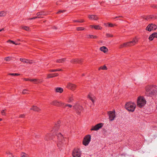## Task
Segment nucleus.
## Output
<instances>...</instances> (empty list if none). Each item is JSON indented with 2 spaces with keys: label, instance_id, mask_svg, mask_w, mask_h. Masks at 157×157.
Wrapping results in <instances>:
<instances>
[{
  "label": "nucleus",
  "instance_id": "aec40b11",
  "mask_svg": "<svg viewBox=\"0 0 157 157\" xmlns=\"http://www.w3.org/2000/svg\"><path fill=\"white\" fill-rule=\"evenodd\" d=\"M100 51L103 52L104 53H105L108 51L107 48L105 46L101 47L100 48Z\"/></svg>",
  "mask_w": 157,
  "mask_h": 157
},
{
  "label": "nucleus",
  "instance_id": "5701e85b",
  "mask_svg": "<svg viewBox=\"0 0 157 157\" xmlns=\"http://www.w3.org/2000/svg\"><path fill=\"white\" fill-rule=\"evenodd\" d=\"M65 58H63L57 59L56 60V62L57 63H61L64 62L65 61Z\"/></svg>",
  "mask_w": 157,
  "mask_h": 157
},
{
  "label": "nucleus",
  "instance_id": "69168bd1",
  "mask_svg": "<svg viewBox=\"0 0 157 157\" xmlns=\"http://www.w3.org/2000/svg\"><path fill=\"white\" fill-rule=\"evenodd\" d=\"M84 74H82V76H84Z\"/></svg>",
  "mask_w": 157,
  "mask_h": 157
},
{
  "label": "nucleus",
  "instance_id": "f8f14e48",
  "mask_svg": "<svg viewBox=\"0 0 157 157\" xmlns=\"http://www.w3.org/2000/svg\"><path fill=\"white\" fill-rule=\"evenodd\" d=\"M67 87L69 89L72 90H75L76 88V86L75 84L71 83H68L67 84Z\"/></svg>",
  "mask_w": 157,
  "mask_h": 157
},
{
  "label": "nucleus",
  "instance_id": "5fc2aeb1",
  "mask_svg": "<svg viewBox=\"0 0 157 157\" xmlns=\"http://www.w3.org/2000/svg\"><path fill=\"white\" fill-rule=\"evenodd\" d=\"M34 79H29V81L33 82Z\"/></svg>",
  "mask_w": 157,
  "mask_h": 157
},
{
  "label": "nucleus",
  "instance_id": "c756f323",
  "mask_svg": "<svg viewBox=\"0 0 157 157\" xmlns=\"http://www.w3.org/2000/svg\"><path fill=\"white\" fill-rule=\"evenodd\" d=\"M73 108L75 110L78 111V103H77L75 105H74L73 106Z\"/></svg>",
  "mask_w": 157,
  "mask_h": 157
},
{
  "label": "nucleus",
  "instance_id": "bb28decb",
  "mask_svg": "<svg viewBox=\"0 0 157 157\" xmlns=\"http://www.w3.org/2000/svg\"><path fill=\"white\" fill-rule=\"evenodd\" d=\"M55 77L54 74H49L47 75V78H49Z\"/></svg>",
  "mask_w": 157,
  "mask_h": 157
},
{
  "label": "nucleus",
  "instance_id": "bf43d9fd",
  "mask_svg": "<svg viewBox=\"0 0 157 157\" xmlns=\"http://www.w3.org/2000/svg\"><path fill=\"white\" fill-rule=\"evenodd\" d=\"M119 17H122V16H119V17H115L114 18V19L117 18Z\"/></svg>",
  "mask_w": 157,
  "mask_h": 157
},
{
  "label": "nucleus",
  "instance_id": "a18cd8bd",
  "mask_svg": "<svg viewBox=\"0 0 157 157\" xmlns=\"http://www.w3.org/2000/svg\"><path fill=\"white\" fill-rule=\"evenodd\" d=\"M84 29V28L83 27H79V31H82Z\"/></svg>",
  "mask_w": 157,
  "mask_h": 157
},
{
  "label": "nucleus",
  "instance_id": "864d4df0",
  "mask_svg": "<svg viewBox=\"0 0 157 157\" xmlns=\"http://www.w3.org/2000/svg\"><path fill=\"white\" fill-rule=\"evenodd\" d=\"M34 19H36V18H40L41 17L40 16H38L37 15V16L36 17H34Z\"/></svg>",
  "mask_w": 157,
  "mask_h": 157
},
{
  "label": "nucleus",
  "instance_id": "338daca9",
  "mask_svg": "<svg viewBox=\"0 0 157 157\" xmlns=\"http://www.w3.org/2000/svg\"><path fill=\"white\" fill-rule=\"evenodd\" d=\"M78 28H77V30H78Z\"/></svg>",
  "mask_w": 157,
  "mask_h": 157
},
{
  "label": "nucleus",
  "instance_id": "6e6552de",
  "mask_svg": "<svg viewBox=\"0 0 157 157\" xmlns=\"http://www.w3.org/2000/svg\"><path fill=\"white\" fill-rule=\"evenodd\" d=\"M50 104L57 106H60L63 105L64 103L57 100H54L51 101L50 103Z\"/></svg>",
  "mask_w": 157,
  "mask_h": 157
},
{
  "label": "nucleus",
  "instance_id": "0eeeda50",
  "mask_svg": "<svg viewBox=\"0 0 157 157\" xmlns=\"http://www.w3.org/2000/svg\"><path fill=\"white\" fill-rule=\"evenodd\" d=\"M157 26L154 24L151 23L149 24L147 27L146 29L149 32L152 30H155L156 29Z\"/></svg>",
  "mask_w": 157,
  "mask_h": 157
},
{
  "label": "nucleus",
  "instance_id": "e433bc0d",
  "mask_svg": "<svg viewBox=\"0 0 157 157\" xmlns=\"http://www.w3.org/2000/svg\"><path fill=\"white\" fill-rule=\"evenodd\" d=\"M73 100V99L72 98H70L67 101V102L68 103L72 102Z\"/></svg>",
  "mask_w": 157,
  "mask_h": 157
},
{
  "label": "nucleus",
  "instance_id": "58836bf2",
  "mask_svg": "<svg viewBox=\"0 0 157 157\" xmlns=\"http://www.w3.org/2000/svg\"><path fill=\"white\" fill-rule=\"evenodd\" d=\"M9 75L13 76L19 75H20V74L17 73H10Z\"/></svg>",
  "mask_w": 157,
  "mask_h": 157
},
{
  "label": "nucleus",
  "instance_id": "2eb2a0df",
  "mask_svg": "<svg viewBox=\"0 0 157 157\" xmlns=\"http://www.w3.org/2000/svg\"><path fill=\"white\" fill-rule=\"evenodd\" d=\"M88 17L90 20H97L98 19L97 16L94 15H89L88 16Z\"/></svg>",
  "mask_w": 157,
  "mask_h": 157
},
{
  "label": "nucleus",
  "instance_id": "c03bdc74",
  "mask_svg": "<svg viewBox=\"0 0 157 157\" xmlns=\"http://www.w3.org/2000/svg\"><path fill=\"white\" fill-rule=\"evenodd\" d=\"M25 116V115L24 114H21L20 115L19 117L20 118H24Z\"/></svg>",
  "mask_w": 157,
  "mask_h": 157
},
{
  "label": "nucleus",
  "instance_id": "72a5a7b5",
  "mask_svg": "<svg viewBox=\"0 0 157 157\" xmlns=\"http://www.w3.org/2000/svg\"><path fill=\"white\" fill-rule=\"evenodd\" d=\"M4 60L6 61H9L11 60V58L10 57H7L4 58Z\"/></svg>",
  "mask_w": 157,
  "mask_h": 157
},
{
  "label": "nucleus",
  "instance_id": "2f4dec72",
  "mask_svg": "<svg viewBox=\"0 0 157 157\" xmlns=\"http://www.w3.org/2000/svg\"><path fill=\"white\" fill-rule=\"evenodd\" d=\"M22 28L27 31H29L30 30L28 26H24L22 27Z\"/></svg>",
  "mask_w": 157,
  "mask_h": 157
},
{
  "label": "nucleus",
  "instance_id": "39448f33",
  "mask_svg": "<svg viewBox=\"0 0 157 157\" xmlns=\"http://www.w3.org/2000/svg\"><path fill=\"white\" fill-rule=\"evenodd\" d=\"M136 107V105L135 104L131 102L127 103L125 105V107L126 109L128 111L131 112L134 111Z\"/></svg>",
  "mask_w": 157,
  "mask_h": 157
},
{
  "label": "nucleus",
  "instance_id": "4d7b16f0",
  "mask_svg": "<svg viewBox=\"0 0 157 157\" xmlns=\"http://www.w3.org/2000/svg\"><path fill=\"white\" fill-rule=\"evenodd\" d=\"M34 19V18L33 17L29 18V19H28V20H33Z\"/></svg>",
  "mask_w": 157,
  "mask_h": 157
},
{
  "label": "nucleus",
  "instance_id": "de8ad7c7",
  "mask_svg": "<svg viewBox=\"0 0 157 157\" xmlns=\"http://www.w3.org/2000/svg\"><path fill=\"white\" fill-rule=\"evenodd\" d=\"M23 80L25 81H29V79L28 78H24Z\"/></svg>",
  "mask_w": 157,
  "mask_h": 157
},
{
  "label": "nucleus",
  "instance_id": "052dcab7",
  "mask_svg": "<svg viewBox=\"0 0 157 157\" xmlns=\"http://www.w3.org/2000/svg\"><path fill=\"white\" fill-rule=\"evenodd\" d=\"M14 44L16 45H19L20 44V43H15V44Z\"/></svg>",
  "mask_w": 157,
  "mask_h": 157
},
{
  "label": "nucleus",
  "instance_id": "4468645a",
  "mask_svg": "<svg viewBox=\"0 0 157 157\" xmlns=\"http://www.w3.org/2000/svg\"><path fill=\"white\" fill-rule=\"evenodd\" d=\"M44 139L46 141L53 139V136H50V134L48 133L44 136Z\"/></svg>",
  "mask_w": 157,
  "mask_h": 157
},
{
  "label": "nucleus",
  "instance_id": "37998d69",
  "mask_svg": "<svg viewBox=\"0 0 157 157\" xmlns=\"http://www.w3.org/2000/svg\"><path fill=\"white\" fill-rule=\"evenodd\" d=\"M7 42H10V43H12L14 44H15V43L14 42V41H12V40H9Z\"/></svg>",
  "mask_w": 157,
  "mask_h": 157
},
{
  "label": "nucleus",
  "instance_id": "7c9ffc66",
  "mask_svg": "<svg viewBox=\"0 0 157 157\" xmlns=\"http://www.w3.org/2000/svg\"><path fill=\"white\" fill-rule=\"evenodd\" d=\"M62 71V70L61 69H54V70H50L49 71L51 72H55L57 71Z\"/></svg>",
  "mask_w": 157,
  "mask_h": 157
},
{
  "label": "nucleus",
  "instance_id": "ea45409f",
  "mask_svg": "<svg viewBox=\"0 0 157 157\" xmlns=\"http://www.w3.org/2000/svg\"><path fill=\"white\" fill-rule=\"evenodd\" d=\"M79 110L82 111L83 110V108L81 106H79Z\"/></svg>",
  "mask_w": 157,
  "mask_h": 157
},
{
  "label": "nucleus",
  "instance_id": "393cba45",
  "mask_svg": "<svg viewBox=\"0 0 157 157\" xmlns=\"http://www.w3.org/2000/svg\"><path fill=\"white\" fill-rule=\"evenodd\" d=\"M6 15V13L4 11L0 12V17L4 16Z\"/></svg>",
  "mask_w": 157,
  "mask_h": 157
},
{
  "label": "nucleus",
  "instance_id": "a211bd4d",
  "mask_svg": "<svg viewBox=\"0 0 157 157\" xmlns=\"http://www.w3.org/2000/svg\"><path fill=\"white\" fill-rule=\"evenodd\" d=\"M56 92L62 93L63 91V89L61 87H56L55 88Z\"/></svg>",
  "mask_w": 157,
  "mask_h": 157
},
{
  "label": "nucleus",
  "instance_id": "3c124183",
  "mask_svg": "<svg viewBox=\"0 0 157 157\" xmlns=\"http://www.w3.org/2000/svg\"><path fill=\"white\" fill-rule=\"evenodd\" d=\"M152 7L157 9V5H153L152 6Z\"/></svg>",
  "mask_w": 157,
  "mask_h": 157
},
{
  "label": "nucleus",
  "instance_id": "13d9d810",
  "mask_svg": "<svg viewBox=\"0 0 157 157\" xmlns=\"http://www.w3.org/2000/svg\"><path fill=\"white\" fill-rule=\"evenodd\" d=\"M4 29L3 28L2 29H0V32H1L3 30H4Z\"/></svg>",
  "mask_w": 157,
  "mask_h": 157
},
{
  "label": "nucleus",
  "instance_id": "423d86ee",
  "mask_svg": "<svg viewBox=\"0 0 157 157\" xmlns=\"http://www.w3.org/2000/svg\"><path fill=\"white\" fill-rule=\"evenodd\" d=\"M91 137L90 135L86 136L83 140L82 144L85 146L88 145L90 141Z\"/></svg>",
  "mask_w": 157,
  "mask_h": 157
},
{
  "label": "nucleus",
  "instance_id": "7ed1b4c3",
  "mask_svg": "<svg viewBox=\"0 0 157 157\" xmlns=\"http://www.w3.org/2000/svg\"><path fill=\"white\" fill-rule=\"evenodd\" d=\"M146 101L144 98L143 96H140L138 98L137 100V105L140 108H142L146 104Z\"/></svg>",
  "mask_w": 157,
  "mask_h": 157
},
{
  "label": "nucleus",
  "instance_id": "680f3d73",
  "mask_svg": "<svg viewBox=\"0 0 157 157\" xmlns=\"http://www.w3.org/2000/svg\"><path fill=\"white\" fill-rule=\"evenodd\" d=\"M76 60L75 59L74 60V62H76Z\"/></svg>",
  "mask_w": 157,
  "mask_h": 157
},
{
  "label": "nucleus",
  "instance_id": "ddd939ff",
  "mask_svg": "<svg viewBox=\"0 0 157 157\" xmlns=\"http://www.w3.org/2000/svg\"><path fill=\"white\" fill-rule=\"evenodd\" d=\"M20 61L23 62L24 63H29L31 64L33 63L32 61L27 59H25L20 58Z\"/></svg>",
  "mask_w": 157,
  "mask_h": 157
},
{
  "label": "nucleus",
  "instance_id": "473e14b6",
  "mask_svg": "<svg viewBox=\"0 0 157 157\" xmlns=\"http://www.w3.org/2000/svg\"><path fill=\"white\" fill-rule=\"evenodd\" d=\"M107 24L108 25L109 27H114V26H116L117 25L116 24L112 23H108Z\"/></svg>",
  "mask_w": 157,
  "mask_h": 157
},
{
  "label": "nucleus",
  "instance_id": "f3484780",
  "mask_svg": "<svg viewBox=\"0 0 157 157\" xmlns=\"http://www.w3.org/2000/svg\"><path fill=\"white\" fill-rule=\"evenodd\" d=\"M31 110H33L35 111L39 112L40 110V109L36 106H33L30 109Z\"/></svg>",
  "mask_w": 157,
  "mask_h": 157
},
{
  "label": "nucleus",
  "instance_id": "f704fd0d",
  "mask_svg": "<svg viewBox=\"0 0 157 157\" xmlns=\"http://www.w3.org/2000/svg\"><path fill=\"white\" fill-rule=\"evenodd\" d=\"M21 157H29L28 155L24 153H22Z\"/></svg>",
  "mask_w": 157,
  "mask_h": 157
},
{
  "label": "nucleus",
  "instance_id": "09e8293b",
  "mask_svg": "<svg viewBox=\"0 0 157 157\" xmlns=\"http://www.w3.org/2000/svg\"><path fill=\"white\" fill-rule=\"evenodd\" d=\"M64 11V10H59L57 12V13H63Z\"/></svg>",
  "mask_w": 157,
  "mask_h": 157
},
{
  "label": "nucleus",
  "instance_id": "a878e982",
  "mask_svg": "<svg viewBox=\"0 0 157 157\" xmlns=\"http://www.w3.org/2000/svg\"><path fill=\"white\" fill-rule=\"evenodd\" d=\"M94 29L97 30H101L102 29V27L99 25H95Z\"/></svg>",
  "mask_w": 157,
  "mask_h": 157
},
{
  "label": "nucleus",
  "instance_id": "1a4fd4ad",
  "mask_svg": "<svg viewBox=\"0 0 157 157\" xmlns=\"http://www.w3.org/2000/svg\"><path fill=\"white\" fill-rule=\"evenodd\" d=\"M103 125V124L102 123H99L97 124L94 126H93L91 129V131H97L101 128Z\"/></svg>",
  "mask_w": 157,
  "mask_h": 157
},
{
  "label": "nucleus",
  "instance_id": "6ab92c4d",
  "mask_svg": "<svg viewBox=\"0 0 157 157\" xmlns=\"http://www.w3.org/2000/svg\"><path fill=\"white\" fill-rule=\"evenodd\" d=\"M156 18V16L153 15H150L147 16L145 18L147 20H149L150 19H155Z\"/></svg>",
  "mask_w": 157,
  "mask_h": 157
},
{
  "label": "nucleus",
  "instance_id": "dca6fc26",
  "mask_svg": "<svg viewBox=\"0 0 157 157\" xmlns=\"http://www.w3.org/2000/svg\"><path fill=\"white\" fill-rule=\"evenodd\" d=\"M155 37L157 38V33H156L155 32L150 36L148 39L150 40H152Z\"/></svg>",
  "mask_w": 157,
  "mask_h": 157
},
{
  "label": "nucleus",
  "instance_id": "6e6d98bb",
  "mask_svg": "<svg viewBox=\"0 0 157 157\" xmlns=\"http://www.w3.org/2000/svg\"><path fill=\"white\" fill-rule=\"evenodd\" d=\"M54 74L55 77L57 76L58 75V73H56Z\"/></svg>",
  "mask_w": 157,
  "mask_h": 157
},
{
  "label": "nucleus",
  "instance_id": "4be33fe9",
  "mask_svg": "<svg viewBox=\"0 0 157 157\" xmlns=\"http://www.w3.org/2000/svg\"><path fill=\"white\" fill-rule=\"evenodd\" d=\"M42 82V80L38 79H34L33 82L35 84H38Z\"/></svg>",
  "mask_w": 157,
  "mask_h": 157
},
{
  "label": "nucleus",
  "instance_id": "412c9836",
  "mask_svg": "<svg viewBox=\"0 0 157 157\" xmlns=\"http://www.w3.org/2000/svg\"><path fill=\"white\" fill-rule=\"evenodd\" d=\"M86 37L88 38L96 39L98 37L96 36H94L88 34L86 35Z\"/></svg>",
  "mask_w": 157,
  "mask_h": 157
},
{
  "label": "nucleus",
  "instance_id": "9d476101",
  "mask_svg": "<svg viewBox=\"0 0 157 157\" xmlns=\"http://www.w3.org/2000/svg\"><path fill=\"white\" fill-rule=\"evenodd\" d=\"M108 114L109 116V118L110 121H112L114 120L115 117V112L109 111Z\"/></svg>",
  "mask_w": 157,
  "mask_h": 157
},
{
  "label": "nucleus",
  "instance_id": "a19ab883",
  "mask_svg": "<svg viewBox=\"0 0 157 157\" xmlns=\"http://www.w3.org/2000/svg\"><path fill=\"white\" fill-rule=\"evenodd\" d=\"M1 113L2 115H4L6 114V113L5 112V110H3L1 111Z\"/></svg>",
  "mask_w": 157,
  "mask_h": 157
},
{
  "label": "nucleus",
  "instance_id": "8fccbe9b",
  "mask_svg": "<svg viewBox=\"0 0 157 157\" xmlns=\"http://www.w3.org/2000/svg\"><path fill=\"white\" fill-rule=\"evenodd\" d=\"M83 62V60L82 59H81L79 60V64H81Z\"/></svg>",
  "mask_w": 157,
  "mask_h": 157
},
{
  "label": "nucleus",
  "instance_id": "f03ea898",
  "mask_svg": "<svg viewBox=\"0 0 157 157\" xmlns=\"http://www.w3.org/2000/svg\"><path fill=\"white\" fill-rule=\"evenodd\" d=\"M59 123L56 124L55 125L54 128H53V130L52 131L53 135L55 134H56L57 139L59 140V142L57 144V146L59 147H60L62 143H63V141L64 140L63 136L59 132L57 133V134L56 133V131H57L58 129L59 128Z\"/></svg>",
  "mask_w": 157,
  "mask_h": 157
},
{
  "label": "nucleus",
  "instance_id": "49530a36",
  "mask_svg": "<svg viewBox=\"0 0 157 157\" xmlns=\"http://www.w3.org/2000/svg\"><path fill=\"white\" fill-rule=\"evenodd\" d=\"M84 21L83 19H79V23H82L84 22Z\"/></svg>",
  "mask_w": 157,
  "mask_h": 157
},
{
  "label": "nucleus",
  "instance_id": "f257e3e1",
  "mask_svg": "<svg viewBox=\"0 0 157 157\" xmlns=\"http://www.w3.org/2000/svg\"><path fill=\"white\" fill-rule=\"evenodd\" d=\"M145 94L147 97H153L157 95V86L148 85L145 88Z\"/></svg>",
  "mask_w": 157,
  "mask_h": 157
},
{
  "label": "nucleus",
  "instance_id": "79ce46f5",
  "mask_svg": "<svg viewBox=\"0 0 157 157\" xmlns=\"http://www.w3.org/2000/svg\"><path fill=\"white\" fill-rule=\"evenodd\" d=\"M67 106H68L70 108H71L72 107V105H70V104H66L65 106V107H66Z\"/></svg>",
  "mask_w": 157,
  "mask_h": 157
},
{
  "label": "nucleus",
  "instance_id": "c9c22d12",
  "mask_svg": "<svg viewBox=\"0 0 157 157\" xmlns=\"http://www.w3.org/2000/svg\"><path fill=\"white\" fill-rule=\"evenodd\" d=\"M22 94H29V91L26 89L24 90L23 91Z\"/></svg>",
  "mask_w": 157,
  "mask_h": 157
},
{
  "label": "nucleus",
  "instance_id": "e2e57ef3",
  "mask_svg": "<svg viewBox=\"0 0 157 157\" xmlns=\"http://www.w3.org/2000/svg\"><path fill=\"white\" fill-rule=\"evenodd\" d=\"M2 118H0V121H2Z\"/></svg>",
  "mask_w": 157,
  "mask_h": 157
},
{
  "label": "nucleus",
  "instance_id": "9b49d317",
  "mask_svg": "<svg viewBox=\"0 0 157 157\" xmlns=\"http://www.w3.org/2000/svg\"><path fill=\"white\" fill-rule=\"evenodd\" d=\"M72 155L73 157H78V149H74L72 152Z\"/></svg>",
  "mask_w": 157,
  "mask_h": 157
},
{
  "label": "nucleus",
  "instance_id": "cd10ccee",
  "mask_svg": "<svg viewBox=\"0 0 157 157\" xmlns=\"http://www.w3.org/2000/svg\"><path fill=\"white\" fill-rule=\"evenodd\" d=\"M88 98H89L90 100H91L92 102L94 103V101L93 99V98L90 96V94H89L88 95Z\"/></svg>",
  "mask_w": 157,
  "mask_h": 157
},
{
  "label": "nucleus",
  "instance_id": "0e129e2a",
  "mask_svg": "<svg viewBox=\"0 0 157 157\" xmlns=\"http://www.w3.org/2000/svg\"><path fill=\"white\" fill-rule=\"evenodd\" d=\"M8 153H9V154L10 155H11V153H10V152H8Z\"/></svg>",
  "mask_w": 157,
  "mask_h": 157
},
{
  "label": "nucleus",
  "instance_id": "603ef678",
  "mask_svg": "<svg viewBox=\"0 0 157 157\" xmlns=\"http://www.w3.org/2000/svg\"><path fill=\"white\" fill-rule=\"evenodd\" d=\"M90 26L91 28H94L95 25H90Z\"/></svg>",
  "mask_w": 157,
  "mask_h": 157
},
{
  "label": "nucleus",
  "instance_id": "4c0bfd02",
  "mask_svg": "<svg viewBox=\"0 0 157 157\" xmlns=\"http://www.w3.org/2000/svg\"><path fill=\"white\" fill-rule=\"evenodd\" d=\"M106 35L107 37H113V35L109 33H106Z\"/></svg>",
  "mask_w": 157,
  "mask_h": 157
},
{
  "label": "nucleus",
  "instance_id": "c85d7f7f",
  "mask_svg": "<svg viewBox=\"0 0 157 157\" xmlns=\"http://www.w3.org/2000/svg\"><path fill=\"white\" fill-rule=\"evenodd\" d=\"M44 14H44V12H38V13H37L36 15L38 16H41V15H44Z\"/></svg>",
  "mask_w": 157,
  "mask_h": 157
},
{
  "label": "nucleus",
  "instance_id": "b1692460",
  "mask_svg": "<svg viewBox=\"0 0 157 157\" xmlns=\"http://www.w3.org/2000/svg\"><path fill=\"white\" fill-rule=\"evenodd\" d=\"M107 69V68L105 65H104L103 66H101L98 68V70H99V71H100L101 70H106Z\"/></svg>",
  "mask_w": 157,
  "mask_h": 157
},
{
  "label": "nucleus",
  "instance_id": "20e7f679",
  "mask_svg": "<svg viewBox=\"0 0 157 157\" xmlns=\"http://www.w3.org/2000/svg\"><path fill=\"white\" fill-rule=\"evenodd\" d=\"M137 42V40L136 39L134 38L132 41L124 43L120 45V48H123L124 47L131 46L135 45Z\"/></svg>",
  "mask_w": 157,
  "mask_h": 157
}]
</instances>
